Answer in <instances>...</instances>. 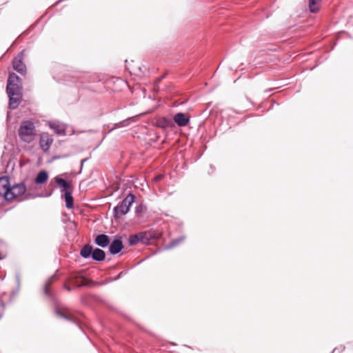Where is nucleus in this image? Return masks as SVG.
<instances>
[{"mask_svg":"<svg viewBox=\"0 0 353 353\" xmlns=\"http://www.w3.org/2000/svg\"><path fill=\"white\" fill-rule=\"evenodd\" d=\"M6 92L9 97V108H17L22 101V84L20 78L14 72L9 74Z\"/></svg>","mask_w":353,"mask_h":353,"instance_id":"obj_1","label":"nucleus"},{"mask_svg":"<svg viewBox=\"0 0 353 353\" xmlns=\"http://www.w3.org/2000/svg\"><path fill=\"white\" fill-rule=\"evenodd\" d=\"M34 123L32 119H29L21 122L18 134L21 141L29 143L34 139Z\"/></svg>","mask_w":353,"mask_h":353,"instance_id":"obj_2","label":"nucleus"},{"mask_svg":"<svg viewBox=\"0 0 353 353\" xmlns=\"http://www.w3.org/2000/svg\"><path fill=\"white\" fill-rule=\"evenodd\" d=\"M134 198L135 196L132 193H129L120 204L114 208V217L115 219H119L125 215L130 211V207L134 203Z\"/></svg>","mask_w":353,"mask_h":353,"instance_id":"obj_3","label":"nucleus"},{"mask_svg":"<svg viewBox=\"0 0 353 353\" xmlns=\"http://www.w3.org/2000/svg\"><path fill=\"white\" fill-rule=\"evenodd\" d=\"M23 51L21 52L14 59L12 63V66L14 70L21 74V75H25L26 74L27 70L26 66L23 62V59L24 57Z\"/></svg>","mask_w":353,"mask_h":353,"instance_id":"obj_4","label":"nucleus"},{"mask_svg":"<svg viewBox=\"0 0 353 353\" xmlns=\"http://www.w3.org/2000/svg\"><path fill=\"white\" fill-rule=\"evenodd\" d=\"M10 188V179L8 176L0 177V200H8Z\"/></svg>","mask_w":353,"mask_h":353,"instance_id":"obj_5","label":"nucleus"},{"mask_svg":"<svg viewBox=\"0 0 353 353\" xmlns=\"http://www.w3.org/2000/svg\"><path fill=\"white\" fill-rule=\"evenodd\" d=\"M26 187L23 183L15 184L12 187L10 188L8 201H12L14 198L17 197L25 193Z\"/></svg>","mask_w":353,"mask_h":353,"instance_id":"obj_6","label":"nucleus"},{"mask_svg":"<svg viewBox=\"0 0 353 353\" xmlns=\"http://www.w3.org/2000/svg\"><path fill=\"white\" fill-rule=\"evenodd\" d=\"M123 249V244L121 237L116 236L114 239L110 243L109 245V252L111 254H117Z\"/></svg>","mask_w":353,"mask_h":353,"instance_id":"obj_7","label":"nucleus"},{"mask_svg":"<svg viewBox=\"0 0 353 353\" xmlns=\"http://www.w3.org/2000/svg\"><path fill=\"white\" fill-rule=\"evenodd\" d=\"M53 143V138L48 133H43L39 139V145L43 152H48Z\"/></svg>","mask_w":353,"mask_h":353,"instance_id":"obj_8","label":"nucleus"},{"mask_svg":"<svg viewBox=\"0 0 353 353\" xmlns=\"http://www.w3.org/2000/svg\"><path fill=\"white\" fill-rule=\"evenodd\" d=\"M173 119L179 127H184L189 123L190 117L185 113L179 112L174 116Z\"/></svg>","mask_w":353,"mask_h":353,"instance_id":"obj_9","label":"nucleus"},{"mask_svg":"<svg viewBox=\"0 0 353 353\" xmlns=\"http://www.w3.org/2000/svg\"><path fill=\"white\" fill-rule=\"evenodd\" d=\"M49 127L54 130V132L58 135H65L66 125L59 121H52L48 123Z\"/></svg>","mask_w":353,"mask_h":353,"instance_id":"obj_10","label":"nucleus"},{"mask_svg":"<svg viewBox=\"0 0 353 353\" xmlns=\"http://www.w3.org/2000/svg\"><path fill=\"white\" fill-rule=\"evenodd\" d=\"M54 179L57 184L60 187V191L62 193L71 190V186L66 180L60 178L58 176H55Z\"/></svg>","mask_w":353,"mask_h":353,"instance_id":"obj_11","label":"nucleus"},{"mask_svg":"<svg viewBox=\"0 0 353 353\" xmlns=\"http://www.w3.org/2000/svg\"><path fill=\"white\" fill-rule=\"evenodd\" d=\"M94 243L99 247L105 248L110 243V239L106 234H99L95 238Z\"/></svg>","mask_w":353,"mask_h":353,"instance_id":"obj_12","label":"nucleus"},{"mask_svg":"<svg viewBox=\"0 0 353 353\" xmlns=\"http://www.w3.org/2000/svg\"><path fill=\"white\" fill-rule=\"evenodd\" d=\"M322 0H309L308 7L309 10L312 13H317L321 6Z\"/></svg>","mask_w":353,"mask_h":353,"instance_id":"obj_13","label":"nucleus"},{"mask_svg":"<svg viewBox=\"0 0 353 353\" xmlns=\"http://www.w3.org/2000/svg\"><path fill=\"white\" fill-rule=\"evenodd\" d=\"M62 198L64 199L65 201V207L68 209H71L74 206V200L72 195V190L67 191L66 192L63 193V195H62Z\"/></svg>","mask_w":353,"mask_h":353,"instance_id":"obj_14","label":"nucleus"},{"mask_svg":"<svg viewBox=\"0 0 353 353\" xmlns=\"http://www.w3.org/2000/svg\"><path fill=\"white\" fill-rule=\"evenodd\" d=\"M92 259L97 261H102L105 259V253L103 250L99 248H95L93 250Z\"/></svg>","mask_w":353,"mask_h":353,"instance_id":"obj_15","label":"nucleus"},{"mask_svg":"<svg viewBox=\"0 0 353 353\" xmlns=\"http://www.w3.org/2000/svg\"><path fill=\"white\" fill-rule=\"evenodd\" d=\"M93 252L92 246L87 244L84 245L81 250H80V255L84 259H88L90 256H92Z\"/></svg>","mask_w":353,"mask_h":353,"instance_id":"obj_16","label":"nucleus"},{"mask_svg":"<svg viewBox=\"0 0 353 353\" xmlns=\"http://www.w3.org/2000/svg\"><path fill=\"white\" fill-rule=\"evenodd\" d=\"M157 125L161 128L165 129L168 128L172 127L174 124L170 119L163 117L158 121Z\"/></svg>","mask_w":353,"mask_h":353,"instance_id":"obj_17","label":"nucleus"},{"mask_svg":"<svg viewBox=\"0 0 353 353\" xmlns=\"http://www.w3.org/2000/svg\"><path fill=\"white\" fill-rule=\"evenodd\" d=\"M48 179V174L46 171L43 170L39 172L37 174L35 182L37 184H43Z\"/></svg>","mask_w":353,"mask_h":353,"instance_id":"obj_18","label":"nucleus"},{"mask_svg":"<svg viewBox=\"0 0 353 353\" xmlns=\"http://www.w3.org/2000/svg\"><path fill=\"white\" fill-rule=\"evenodd\" d=\"M184 240H185L184 236H180L177 239H173L168 244L165 245V249H166V250L172 249V248L177 246L181 243H182Z\"/></svg>","mask_w":353,"mask_h":353,"instance_id":"obj_19","label":"nucleus"},{"mask_svg":"<svg viewBox=\"0 0 353 353\" xmlns=\"http://www.w3.org/2000/svg\"><path fill=\"white\" fill-rule=\"evenodd\" d=\"M148 233L146 232H141L137 233V236L139 241L146 243L149 241L150 238L147 236Z\"/></svg>","mask_w":353,"mask_h":353,"instance_id":"obj_20","label":"nucleus"},{"mask_svg":"<svg viewBox=\"0 0 353 353\" xmlns=\"http://www.w3.org/2000/svg\"><path fill=\"white\" fill-rule=\"evenodd\" d=\"M139 242L137 234L130 235L128 239V243L130 245H134Z\"/></svg>","mask_w":353,"mask_h":353,"instance_id":"obj_21","label":"nucleus"},{"mask_svg":"<svg viewBox=\"0 0 353 353\" xmlns=\"http://www.w3.org/2000/svg\"><path fill=\"white\" fill-rule=\"evenodd\" d=\"M55 314H57V316L58 317L64 319L68 321H74L73 319L70 316H67L65 314H64L63 312H61L59 310H56Z\"/></svg>","mask_w":353,"mask_h":353,"instance_id":"obj_22","label":"nucleus"},{"mask_svg":"<svg viewBox=\"0 0 353 353\" xmlns=\"http://www.w3.org/2000/svg\"><path fill=\"white\" fill-rule=\"evenodd\" d=\"M130 119L129 118V119L123 120L119 123H115L114 128H119L128 125L129 124L128 121Z\"/></svg>","mask_w":353,"mask_h":353,"instance_id":"obj_23","label":"nucleus"},{"mask_svg":"<svg viewBox=\"0 0 353 353\" xmlns=\"http://www.w3.org/2000/svg\"><path fill=\"white\" fill-rule=\"evenodd\" d=\"M53 277L54 276H52L51 278H50L47 281H46V286H45V288H44V293L47 296H50V292L49 291V290L48 289V286L49 285H50V283H52V279H53Z\"/></svg>","mask_w":353,"mask_h":353,"instance_id":"obj_24","label":"nucleus"},{"mask_svg":"<svg viewBox=\"0 0 353 353\" xmlns=\"http://www.w3.org/2000/svg\"><path fill=\"white\" fill-rule=\"evenodd\" d=\"M88 160V159H84L81 162V168H83V164H85V162Z\"/></svg>","mask_w":353,"mask_h":353,"instance_id":"obj_25","label":"nucleus"},{"mask_svg":"<svg viewBox=\"0 0 353 353\" xmlns=\"http://www.w3.org/2000/svg\"><path fill=\"white\" fill-rule=\"evenodd\" d=\"M163 176L162 175H158L155 178H154V180L155 181H159L162 179Z\"/></svg>","mask_w":353,"mask_h":353,"instance_id":"obj_26","label":"nucleus"},{"mask_svg":"<svg viewBox=\"0 0 353 353\" xmlns=\"http://www.w3.org/2000/svg\"><path fill=\"white\" fill-rule=\"evenodd\" d=\"M141 209H142V206L141 205H139L138 206L137 208H136V212L138 213L139 212L141 211Z\"/></svg>","mask_w":353,"mask_h":353,"instance_id":"obj_27","label":"nucleus"},{"mask_svg":"<svg viewBox=\"0 0 353 353\" xmlns=\"http://www.w3.org/2000/svg\"><path fill=\"white\" fill-rule=\"evenodd\" d=\"M123 274V272H121L119 274V275L114 279L117 280L119 278H120Z\"/></svg>","mask_w":353,"mask_h":353,"instance_id":"obj_28","label":"nucleus"},{"mask_svg":"<svg viewBox=\"0 0 353 353\" xmlns=\"http://www.w3.org/2000/svg\"><path fill=\"white\" fill-rule=\"evenodd\" d=\"M8 201V200H0V205H3L5 202Z\"/></svg>","mask_w":353,"mask_h":353,"instance_id":"obj_29","label":"nucleus"},{"mask_svg":"<svg viewBox=\"0 0 353 353\" xmlns=\"http://www.w3.org/2000/svg\"><path fill=\"white\" fill-rule=\"evenodd\" d=\"M5 258L4 256H2L1 254H0V260H2Z\"/></svg>","mask_w":353,"mask_h":353,"instance_id":"obj_30","label":"nucleus"},{"mask_svg":"<svg viewBox=\"0 0 353 353\" xmlns=\"http://www.w3.org/2000/svg\"><path fill=\"white\" fill-rule=\"evenodd\" d=\"M65 288L68 290L70 291L71 288L70 287L65 286Z\"/></svg>","mask_w":353,"mask_h":353,"instance_id":"obj_31","label":"nucleus"},{"mask_svg":"<svg viewBox=\"0 0 353 353\" xmlns=\"http://www.w3.org/2000/svg\"><path fill=\"white\" fill-rule=\"evenodd\" d=\"M164 78V76H162L159 78V81H161V79H163Z\"/></svg>","mask_w":353,"mask_h":353,"instance_id":"obj_32","label":"nucleus"},{"mask_svg":"<svg viewBox=\"0 0 353 353\" xmlns=\"http://www.w3.org/2000/svg\"><path fill=\"white\" fill-rule=\"evenodd\" d=\"M139 70L141 71L142 70V67L139 66Z\"/></svg>","mask_w":353,"mask_h":353,"instance_id":"obj_33","label":"nucleus"},{"mask_svg":"<svg viewBox=\"0 0 353 353\" xmlns=\"http://www.w3.org/2000/svg\"><path fill=\"white\" fill-rule=\"evenodd\" d=\"M332 352H334V350H332V352H331V353H332Z\"/></svg>","mask_w":353,"mask_h":353,"instance_id":"obj_34","label":"nucleus"}]
</instances>
